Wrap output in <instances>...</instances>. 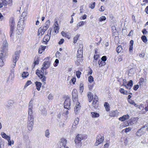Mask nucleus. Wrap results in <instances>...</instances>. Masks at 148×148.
I'll use <instances>...</instances> for the list:
<instances>
[{
  "label": "nucleus",
  "mask_w": 148,
  "mask_h": 148,
  "mask_svg": "<svg viewBox=\"0 0 148 148\" xmlns=\"http://www.w3.org/2000/svg\"><path fill=\"white\" fill-rule=\"evenodd\" d=\"M86 136L82 134H78L75 138V143L77 148H79L82 145V141L86 138Z\"/></svg>",
  "instance_id": "nucleus-1"
},
{
  "label": "nucleus",
  "mask_w": 148,
  "mask_h": 148,
  "mask_svg": "<svg viewBox=\"0 0 148 148\" xmlns=\"http://www.w3.org/2000/svg\"><path fill=\"white\" fill-rule=\"evenodd\" d=\"M34 118L32 114H28L27 120V128L29 130H32L34 125Z\"/></svg>",
  "instance_id": "nucleus-2"
},
{
  "label": "nucleus",
  "mask_w": 148,
  "mask_h": 148,
  "mask_svg": "<svg viewBox=\"0 0 148 148\" xmlns=\"http://www.w3.org/2000/svg\"><path fill=\"white\" fill-rule=\"evenodd\" d=\"M44 69L39 70L38 69L36 70V73L38 77L41 79L42 81L44 84H45L46 83L45 82L46 79V77L44 75Z\"/></svg>",
  "instance_id": "nucleus-3"
},
{
  "label": "nucleus",
  "mask_w": 148,
  "mask_h": 148,
  "mask_svg": "<svg viewBox=\"0 0 148 148\" xmlns=\"http://www.w3.org/2000/svg\"><path fill=\"white\" fill-rule=\"evenodd\" d=\"M70 99L69 97L66 98L64 103V107L68 110L70 109Z\"/></svg>",
  "instance_id": "nucleus-4"
},
{
  "label": "nucleus",
  "mask_w": 148,
  "mask_h": 148,
  "mask_svg": "<svg viewBox=\"0 0 148 148\" xmlns=\"http://www.w3.org/2000/svg\"><path fill=\"white\" fill-rule=\"evenodd\" d=\"M21 53L20 50L17 51L15 52V54L12 56V61L16 62L18 60L20 54Z\"/></svg>",
  "instance_id": "nucleus-5"
},
{
  "label": "nucleus",
  "mask_w": 148,
  "mask_h": 148,
  "mask_svg": "<svg viewBox=\"0 0 148 148\" xmlns=\"http://www.w3.org/2000/svg\"><path fill=\"white\" fill-rule=\"evenodd\" d=\"M5 53L4 51L2 50L0 51V66H3L4 63L3 61V58L5 57Z\"/></svg>",
  "instance_id": "nucleus-6"
},
{
  "label": "nucleus",
  "mask_w": 148,
  "mask_h": 148,
  "mask_svg": "<svg viewBox=\"0 0 148 148\" xmlns=\"http://www.w3.org/2000/svg\"><path fill=\"white\" fill-rule=\"evenodd\" d=\"M67 141L66 139L62 138L60 139V145L61 146L60 148H69L67 146H66Z\"/></svg>",
  "instance_id": "nucleus-7"
},
{
  "label": "nucleus",
  "mask_w": 148,
  "mask_h": 148,
  "mask_svg": "<svg viewBox=\"0 0 148 148\" xmlns=\"http://www.w3.org/2000/svg\"><path fill=\"white\" fill-rule=\"evenodd\" d=\"M100 135H98L96 141L95 143V146H98L99 144L101 143L103 141L104 138L103 136L101 137L100 138Z\"/></svg>",
  "instance_id": "nucleus-8"
},
{
  "label": "nucleus",
  "mask_w": 148,
  "mask_h": 148,
  "mask_svg": "<svg viewBox=\"0 0 148 148\" xmlns=\"http://www.w3.org/2000/svg\"><path fill=\"white\" fill-rule=\"evenodd\" d=\"M51 63V62L49 61H45L44 62L42 65V67L41 68V69L45 70L49 68L50 66Z\"/></svg>",
  "instance_id": "nucleus-9"
},
{
  "label": "nucleus",
  "mask_w": 148,
  "mask_h": 148,
  "mask_svg": "<svg viewBox=\"0 0 148 148\" xmlns=\"http://www.w3.org/2000/svg\"><path fill=\"white\" fill-rule=\"evenodd\" d=\"M25 21L23 19H21V18H20L19 22L18 23V26L21 25V26H19V27H21V31H23V29L25 27V25L24 23Z\"/></svg>",
  "instance_id": "nucleus-10"
},
{
  "label": "nucleus",
  "mask_w": 148,
  "mask_h": 148,
  "mask_svg": "<svg viewBox=\"0 0 148 148\" xmlns=\"http://www.w3.org/2000/svg\"><path fill=\"white\" fill-rule=\"evenodd\" d=\"M72 99L73 101H76L78 97V92L77 90L75 89H74L72 92Z\"/></svg>",
  "instance_id": "nucleus-11"
},
{
  "label": "nucleus",
  "mask_w": 148,
  "mask_h": 148,
  "mask_svg": "<svg viewBox=\"0 0 148 148\" xmlns=\"http://www.w3.org/2000/svg\"><path fill=\"white\" fill-rule=\"evenodd\" d=\"M15 27H14L10 26V31L9 32L10 37L11 38H13L14 35Z\"/></svg>",
  "instance_id": "nucleus-12"
},
{
  "label": "nucleus",
  "mask_w": 148,
  "mask_h": 148,
  "mask_svg": "<svg viewBox=\"0 0 148 148\" xmlns=\"http://www.w3.org/2000/svg\"><path fill=\"white\" fill-rule=\"evenodd\" d=\"M50 39V36L48 35H45L43 38L42 43H44L45 44L47 45Z\"/></svg>",
  "instance_id": "nucleus-13"
},
{
  "label": "nucleus",
  "mask_w": 148,
  "mask_h": 148,
  "mask_svg": "<svg viewBox=\"0 0 148 148\" xmlns=\"http://www.w3.org/2000/svg\"><path fill=\"white\" fill-rule=\"evenodd\" d=\"M136 118H132L129 120L127 122L128 125H132L134 123H136Z\"/></svg>",
  "instance_id": "nucleus-14"
},
{
  "label": "nucleus",
  "mask_w": 148,
  "mask_h": 148,
  "mask_svg": "<svg viewBox=\"0 0 148 148\" xmlns=\"http://www.w3.org/2000/svg\"><path fill=\"white\" fill-rule=\"evenodd\" d=\"M32 107H33V104L32 102H31V101H30L29 104V110L28 111V114H33L32 113Z\"/></svg>",
  "instance_id": "nucleus-15"
},
{
  "label": "nucleus",
  "mask_w": 148,
  "mask_h": 148,
  "mask_svg": "<svg viewBox=\"0 0 148 148\" xmlns=\"http://www.w3.org/2000/svg\"><path fill=\"white\" fill-rule=\"evenodd\" d=\"M130 118V116L129 115L127 114L125 115H123L122 116L120 117L119 118V120L121 121H124Z\"/></svg>",
  "instance_id": "nucleus-16"
},
{
  "label": "nucleus",
  "mask_w": 148,
  "mask_h": 148,
  "mask_svg": "<svg viewBox=\"0 0 148 148\" xmlns=\"http://www.w3.org/2000/svg\"><path fill=\"white\" fill-rule=\"evenodd\" d=\"M80 108V106L79 105V102L78 104H77L74 108V111L76 114L79 112Z\"/></svg>",
  "instance_id": "nucleus-17"
},
{
  "label": "nucleus",
  "mask_w": 148,
  "mask_h": 148,
  "mask_svg": "<svg viewBox=\"0 0 148 148\" xmlns=\"http://www.w3.org/2000/svg\"><path fill=\"white\" fill-rule=\"evenodd\" d=\"M4 6H6L8 4H11L12 3V0H2Z\"/></svg>",
  "instance_id": "nucleus-18"
},
{
  "label": "nucleus",
  "mask_w": 148,
  "mask_h": 148,
  "mask_svg": "<svg viewBox=\"0 0 148 148\" xmlns=\"http://www.w3.org/2000/svg\"><path fill=\"white\" fill-rule=\"evenodd\" d=\"M144 133L145 132L143 130H142V129H140L138 130L136 133V135L137 136H140Z\"/></svg>",
  "instance_id": "nucleus-19"
},
{
  "label": "nucleus",
  "mask_w": 148,
  "mask_h": 148,
  "mask_svg": "<svg viewBox=\"0 0 148 148\" xmlns=\"http://www.w3.org/2000/svg\"><path fill=\"white\" fill-rule=\"evenodd\" d=\"M36 88L39 91L42 85V83L40 82L36 81L35 82Z\"/></svg>",
  "instance_id": "nucleus-20"
},
{
  "label": "nucleus",
  "mask_w": 148,
  "mask_h": 148,
  "mask_svg": "<svg viewBox=\"0 0 148 148\" xmlns=\"http://www.w3.org/2000/svg\"><path fill=\"white\" fill-rule=\"evenodd\" d=\"M134 44V41L133 40H131L130 42L129 51L130 52H131L133 51V45Z\"/></svg>",
  "instance_id": "nucleus-21"
},
{
  "label": "nucleus",
  "mask_w": 148,
  "mask_h": 148,
  "mask_svg": "<svg viewBox=\"0 0 148 148\" xmlns=\"http://www.w3.org/2000/svg\"><path fill=\"white\" fill-rule=\"evenodd\" d=\"M46 46L41 45L39 47L38 49V53L40 54H41L42 52L44 51L46 49Z\"/></svg>",
  "instance_id": "nucleus-22"
},
{
  "label": "nucleus",
  "mask_w": 148,
  "mask_h": 148,
  "mask_svg": "<svg viewBox=\"0 0 148 148\" xmlns=\"http://www.w3.org/2000/svg\"><path fill=\"white\" fill-rule=\"evenodd\" d=\"M88 97L89 102H90L93 99L92 94L91 92H88Z\"/></svg>",
  "instance_id": "nucleus-23"
},
{
  "label": "nucleus",
  "mask_w": 148,
  "mask_h": 148,
  "mask_svg": "<svg viewBox=\"0 0 148 148\" xmlns=\"http://www.w3.org/2000/svg\"><path fill=\"white\" fill-rule=\"evenodd\" d=\"M10 26L14 27L15 22L14 19V17H11L10 20Z\"/></svg>",
  "instance_id": "nucleus-24"
},
{
  "label": "nucleus",
  "mask_w": 148,
  "mask_h": 148,
  "mask_svg": "<svg viewBox=\"0 0 148 148\" xmlns=\"http://www.w3.org/2000/svg\"><path fill=\"white\" fill-rule=\"evenodd\" d=\"M116 51L117 53H119L123 51V48L121 45L119 46L116 49Z\"/></svg>",
  "instance_id": "nucleus-25"
},
{
  "label": "nucleus",
  "mask_w": 148,
  "mask_h": 148,
  "mask_svg": "<svg viewBox=\"0 0 148 148\" xmlns=\"http://www.w3.org/2000/svg\"><path fill=\"white\" fill-rule=\"evenodd\" d=\"M1 135L2 136V137L5 139H6L7 140L9 138H10V136H9L8 135H7L4 132H1Z\"/></svg>",
  "instance_id": "nucleus-26"
},
{
  "label": "nucleus",
  "mask_w": 148,
  "mask_h": 148,
  "mask_svg": "<svg viewBox=\"0 0 148 148\" xmlns=\"http://www.w3.org/2000/svg\"><path fill=\"white\" fill-rule=\"evenodd\" d=\"M98 63L99 64V67H101L102 66L106 64L105 62L101 60H99L98 61Z\"/></svg>",
  "instance_id": "nucleus-27"
},
{
  "label": "nucleus",
  "mask_w": 148,
  "mask_h": 148,
  "mask_svg": "<svg viewBox=\"0 0 148 148\" xmlns=\"http://www.w3.org/2000/svg\"><path fill=\"white\" fill-rule=\"evenodd\" d=\"M91 115L92 117L94 118L98 117L99 116V113L95 112H91Z\"/></svg>",
  "instance_id": "nucleus-28"
},
{
  "label": "nucleus",
  "mask_w": 148,
  "mask_h": 148,
  "mask_svg": "<svg viewBox=\"0 0 148 148\" xmlns=\"http://www.w3.org/2000/svg\"><path fill=\"white\" fill-rule=\"evenodd\" d=\"M104 106L106 110L107 111H108L110 110L109 106V104L107 102H105L104 104Z\"/></svg>",
  "instance_id": "nucleus-29"
},
{
  "label": "nucleus",
  "mask_w": 148,
  "mask_h": 148,
  "mask_svg": "<svg viewBox=\"0 0 148 148\" xmlns=\"http://www.w3.org/2000/svg\"><path fill=\"white\" fill-rule=\"evenodd\" d=\"M133 84V82L132 81V80H130L128 83L127 84V87H128V88H129V87H130V88H129V89H131V87L132 86Z\"/></svg>",
  "instance_id": "nucleus-30"
},
{
  "label": "nucleus",
  "mask_w": 148,
  "mask_h": 148,
  "mask_svg": "<svg viewBox=\"0 0 148 148\" xmlns=\"http://www.w3.org/2000/svg\"><path fill=\"white\" fill-rule=\"evenodd\" d=\"M117 115V111H112L110 112V115L111 116H115Z\"/></svg>",
  "instance_id": "nucleus-31"
},
{
  "label": "nucleus",
  "mask_w": 148,
  "mask_h": 148,
  "mask_svg": "<svg viewBox=\"0 0 148 148\" xmlns=\"http://www.w3.org/2000/svg\"><path fill=\"white\" fill-rule=\"evenodd\" d=\"M97 101H93L92 106L95 109H97L98 107V104L97 103Z\"/></svg>",
  "instance_id": "nucleus-32"
},
{
  "label": "nucleus",
  "mask_w": 148,
  "mask_h": 148,
  "mask_svg": "<svg viewBox=\"0 0 148 148\" xmlns=\"http://www.w3.org/2000/svg\"><path fill=\"white\" fill-rule=\"evenodd\" d=\"M29 75L28 73L27 72H23L22 75V76L23 78L27 77Z\"/></svg>",
  "instance_id": "nucleus-33"
},
{
  "label": "nucleus",
  "mask_w": 148,
  "mask_h": 148,
  "mask_svg": "<svg viewBox=\"0 0 148 148\" xmlns=\"http://www.w3.org/2000/svg\"><path fill=\"white\" fill-rule=\"evenodd\" d=\"M79 35L78 34L76 35L73 38V43H75L77 42V40L78 39V38L79 37Z\"/></svg>",
  "instance_id": "nucleus-34"
},
{
  "label": "nucleus",
  "mask_w": 148,
  "mask_h": 148,
  "mask_svg": "<svg viewBox=\"0 0 148 148\" xmlns=\"http://www.w3.org/2000/svg\"><path fill=\"white\" fill-rule=\"evenodd\" d=\"M85 23V21H80V22H79V23H78L77 24V27L82 26L84 25Z\"/></svg>",
  "instance_id": "nucleus-35"
},
{
  "label": "nucleus",
  "mask_w": 148,
  "mask_h": 148,
  "mask_svg": "<svg viewBox=\"0 0 148 148\" xmlns=\"http://www.w3.org/2000/svg\"><path fill=\"white\" fill-rule=\"evenodd\" d=\"M99 55L97 54L95 51V55L94 56V59L93 62H94L95 60H97L98 59L99 57Z\"/></svg>",
  "instance_id": "nucleus-36"
},
{
  "label": "nucleus",
  "mask_w": 148,
  "mask_h": 148,
  "mask_svg": "<svg viewBox=\"0 0 148 148\" xmlns=\"http://www.w3.org/2000/svg\"><path fill=\"white\" fill-rule=\"evenodd\" d=\"M141 38L143 41L145 43L147 42V39L146 36L143 35L141 36Z\"/></svg>",
  "instance_id": "nucleus-37"
},
{
  "label": "nucleus",
  "mask_w": 148,
  "mask_h": 148,
  "mask_svg": "<svg viewBox=\"0 0 148 148\" xmlns=\"http://www.w3.org/2000/svg\"><path fill=\"white\" fill-rule=\"evenodd\" d=\"M45 136L48 138H49V136L50 134L49 132V130H47L45 132Z\"/></svg>",
  "instance_id": "nucleus-38"
},
{
  "label": "nucleus",
  "mask_w": 148,
  "mask_h": 148,
  "mask_svg": "<svg viewBox=\"0 0 148 148\" xmlns=\"http://www.w3.org/2000/svg\"><path fill=\"white\" fill-rule=\"evenodd\" d=\"M106 18L105 16H102L99 19V20L100 22H102L103 21H105L106 20Z\"/></svg>",
  "instance_id": "nucleus-39"
},
{
  "label": "nucleus",
  "mask_w": 148,
  "mask_h": 148,
  "mask_svg": "<svg viewBox=\"0 0 148 148\" xmlns=\"http://www.w3.org/2000/svg\"><path fill=\"white\" fill-rule=\"evenodd\" d=\"M79 88L80 92H82L84 90L83 84L82 83H81L80 84Z\"/></svg>",
  "instance_id": "nucleus-40"
},
{
  "label": "nucleus",
  "mask_w": 148,
  "mask_h": 148,
  "mask_svg": "<svg viewBox=\"0 0 148 148\" xmlns=\"http://www.w3.org/2000/svg\"><path fill=\"white\" fill-rule=\"evenodd\" d=\"M59 29V28L58 26L55 25V27L54 28L55 32L56 33H58V32Z\"/></svg>",
  "instance_id": "nucleus-41"
},
{
  "label": "nucleus",
  "mask_w": 148,
  "mask_h": 148,
  "mask_svg": "<svg viewBox=\"0 0 148 148\" xmlns=\"http://www.w3.org/2000/svg\"><path fill=\"white\" fill-rule=\"evenodd\" d=\"M81 73L79 71H77L76 72V76L77 78H79L80 77Z\"/></svg>",
  "instance_id": "nucleus-42"
},
{
  "label": "nucleus",
  "mask_w": 148,
  "mask_h": 148,
  "mask_svg": "<svg viewBox=\"0 0 148 148\" xmlns=\"http://www.w3.org/2000/svg\"><path fill=\"white\" fill-rule=\"evenodd\" d=\"M34 64L35 65H36L38 64H39V60H38V58L37 57L36 59L35 58L34 60Z\"/></svg>",
  "instance_id": "nucleus-43"
},
{
  "label": "nucleus",
  "mask_w": 148,
  "mask_h": 148,
  "mask_svg": "<svg viewBox=\"0 0 148 148\" xmlns=\"http://www.w3.org/2000/svg\"><path fill=\"white\" fill-rule=\"evenodd\" d=\"M77 61L78 62H82L83 60V57H79V56H77Z\"/></svg>",
  "instance_id": "nucleus-44"
},
{
  "label": "nucleus",
  "mask_w": 148,
  "mask_h": 148,
  "mask_svg": "<svg viewBox=\"0 0 148 148\" xmlns=\"http://www.w3.org/2000/svg\"><path fill=\"white\" fill-rule=\"evenodd\" d=\"M79 121V119L78 118H76L74 121V122L73 123V124L76 125H77Z\"/></svg>",
  "instance_id": "nucleus-45"
},
{
  "label": "nucleus",
  "mask_w": 148,
  "mask_h": 148,
  "mask_svg": "<svg viewBox=\"0 0 148 148\" xmlns=\"http://www.w3.org/2000/svg\"><path fill=\"white\" fill-rule=\"evenodd\" d=\"M88 80L89 82L90 83L92 82L93 81V78L92 76H90L88 78Z\"/></svg>",
  "instance_id": "nucleus-46"
},
{
  "label": "nucleus",
  "mask_w": 148,
  "mask_h": 148,
  "mask_svg": "<svg viewBox=\"0 0 148 148\" xmlns=\"http://www.w3.org/2000/svg\"><path fill=\"white\" fill-rule=\"evenodd\" d=\"M95 3L94 2L92 4H90L89 5L90 8L92 9H93L95 7Z\"/></svg>",
  "instance_id": "nucleus-47"
},
{
  "label": "nucleus",
  "mask_w": 148,
  "mask_h": 148,
  "mask_svg": "<svg viewBox=\"0 0 148 148\" xmlns=\"http://www.w3.org/2000/svg\"><path fill=\"white\" fill-rule=\"evenodd\" d=\"M77 56H79V57H83V52H82L80 51L79 52H77Z\"/></svg>",
  "instance_id": "nucleus-48"
},
{
  "label": "nucleus",
  "mask_w": 148,
  "mask_h": 148,
  "mask_svg": "<svg viewBox=\"0 0 148 148\" xmlns=\"http://www.w3.org/2000/svg\"><path fill=\"white\" fill-rule=\"evenodd\" d=\"M107 60V57L106 56H103L101 58V60H102L105 62Z\"/></svg>",
  "instance_id": "nucleus-49"
},
{
  "label": "nucleus",
  "mask_w": 148,
  "mask_h": 148,
  "mask_svg": "<svg viewBox=\"0 0 148 148\" xmlns=\"http://www.w3.org/2000/svg\"><path fill=\"white\" fill-rule=\"evenodd\" d=\"M93 101H97L98 100V97L95 95L94 96V97H93Z\"/></svg>",
  "instance_id": "nucleus-50"
},
{
  "label": "nucleus",
  "mask_w": 148,
  "mask_h": 148,
  "mask_svg": "<svg viewBox=\"0 0 148 148\" xmlns=\"http://www.w3.org/2000/svg\"><path fill=\"white\" fill-rule=\"evenodd\" d=\"M55 64L54 65V66L55 67L58 66V64L59 63V60L58 59H56L55 61Z\"/></svg>",
  "instance_id": "nucleus-51"
},
{
  "label": "nucleus",
  "mask_w": 148,
  "mask_h": 148,
  "mask_svg": "<svg viewBox=\"0 0 148 148\" xmlns=\"http://www.w3.org/2000/svg\"><path fill=\"white\" fill-rule=\"evenodd\" d=\"M139 85H135L134 86L133 89L135 90H137L139 88Z\"/></svg>",
  "instance_id": "nucleus-52"
},
{
  "label": "nucleus",
  "mask_w": 148,
  "mask_h": 148,
  "mask_svg": "<svg viewBox=\"0 0 148 148\" xmlns=\"http://www.w3.org/2000/svg\"><path fill=\"white\" fill-rule=\"evenodd\" d=\"M8 142V145H9L11 146L12 145V142L10 140V137L7 140Z\"/></svg>",
  "instance_id": "nucleus-53"
},
{
  "label": "nucleus",
  "mask_w": 148,
  "mask_h": 148,
  "mask_svg": "<svg viewBox=\"0 0 148 148\" xmlns=\"http://www.w3.org/2000/svg\"><path fill=\"white\" fill-rule=\"evenodd\" d=\"M32 83V82L30 80H28L26 83L25 84V86H27L29 85H30Z\"/></svg>",
  "instance_id": "nucleus-54"
},
{
  "label": "nucleus",
  "mask_w": 148,
  "mask_h": 148,
  "mask_svg": "<svg viewBox=\"0 0 148 148\" xmlns=\"http://www.w3.org/2000/svg\"><path fill=\"white\" fill-rule=\"evenodd\" d=\"M64 41V39L63 38H62L60 40V41H59V42H58V44L59 45H61L62 43H63Z\"/></svg>",
  "instance_id": "nucleus-55"
},
{
  "label": "nucleus",
  "mask_w": 148,
  "mask_h": 148,
  "mask_svg": "<svg viewBox=\"0 0 148 148\" xmlns=\"http://www.w3.org/2000/svg\"><path fill=\"white\" fill-rule=\"evenodd\" d=\"M76 78L75 77H73L71 79V81L72 82L73 84H75L76 82Z\"/></svg>",
  "instance_id": "nucleus-56"
},
{
  "label": "nucleus",
  "mask_w": 148,
  "mask_h": 148,
  "mask_svg": "<svg viewBox=\"0 0 148 148\" xmlns=\"http://www.w3.org/2000/svg\"><path fill=\"white\" fill-rule=\"evenodd\" d=\"M82 47L83 46L82 45H81V46H80V48L79 49H78L77 52H79L80 51L82 52H83Z\"/></svg>",
  "instance_id": "nucleus-57"
},
{
  "label": "nucleus",
  "mask_w": 148,
  "mask_h": 148,
  "mask_svg": "<svg viewBox=\"0 0 148 148\" xmlns=\"http://www.w3.org/2000/svg\"><path fill=\"white\" fill-rule=\"evenodd\" d=\"M47 111L45 109L42 110V113L44 115H46L47 114Z\"/></svg>",
  "instance_id": "nucleus-58"
},
{
  "label": "nucleus",
  "mask_w": 148,
  "mask_h": 148,
  "mask_svg": "<svg viewBox=\"0 0 148 148\" xmlns=\"http://www.w3.org/2000/svg\"><path fill=\"white\" fill-rule=\"evenodd\" d=\"M3 47H6L8 46V43L6 41H4L3 42Z\"/></svg>",
  "instance_id": "nucleus-59"
},
{
  "label": "nucleus",
  "mask_w": 148,
  "mask_h": 148,
  "mask_svg": "<svg viewBox=\"0 0 148 148\" xmlns=\"http://www.w3.org/2000/svg\"><path fill=\"white\" fill-rule=\"evenodd\" d=\"M144 82V79L143 78H141L140 79V82L139 83H140V85L141 83H142L143 82Z\"/></svg>",
  "instance_id": "nucleus-60"
},
{
  "label": "nucleus",
  "mask_w": 148,
  "mask_h": 148,
  "mask_svg": "<svg viewBox=\"0 0 148 148\" xmlns=\"http://www.w3.org/2000/svg\"><path fill=\"white\" fill-rule=\"evenodd\" d=\"M131 130V129L130 128H126L125 129V132H130Z\"/></svg>",
  "instance_id": "nucleus-61"
},
{
  "label": "nucleus",
  "mask_w": 148,
  "mask_h": 148,
  "mask_svg": "<svg viewBox=\"0 0 148 148\" xmlns=\"http://www.w3.org/2000/svg\"><path fill=\"white\" fill-rule=\"evenodd\" d=\"M48 98L49 99H53V96L52 95L50 94L48 97Z\"/></svg>",
  "instance_id": "nucleus-62"
},
{
  "label": "nucleus",
  "mask_w": 148,
  "mask_h": 148,
  "mask_svg": "<svg viewBox=\"0 0 148 148\" xmlns=\"http://www.w3.org/2000/svg\"><path fill=\"white\" fill-rule=\"evenodd\" d=\"M142 32L143 34H145L147 33V32L146 31V29H144L142 30Z\"/></svg>",
  "instance_id": "nucleus-63"
},
{
  "label": "nucleus",
  "mask_w": 148,
  "mask_h": 148,
  "mask_svg": "<svg viewBox=\"0 0 148 148\" xmlns=\"http://www.w3.org/2000/svg\"><path fill=\"white\" fill-rule=\"evenodd\" d=\"M21 15L25 17H26L27 13L25 12H23L22 14Z\"/></svg>",
  "instance_id": "nucleus-64"
}]
</instances>
